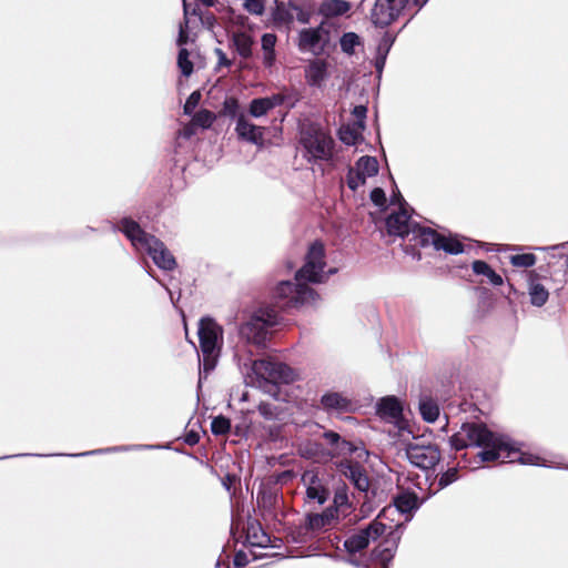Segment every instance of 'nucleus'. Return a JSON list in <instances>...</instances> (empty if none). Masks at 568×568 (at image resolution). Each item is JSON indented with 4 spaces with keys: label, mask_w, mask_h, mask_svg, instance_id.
Masks as SVG:
<instances>
[{
    "label": "nucleus",
    "mask_w": 568,
    "mask_h": 568,
    "mask_svg": "<svg viewBox=\"0 0 568 568\" xmlns=\"http://www.w3.org/2000/svg\"><path fill=\"white\" fill-rule=\"evenodd\" d=\"M454 449L479 447L478 456L481 462H508L521 465L546 466L538 455L524 452L521 446L508 436L493 433L485 424L466 423L450 437Z\"/></svg>",
    "instance_id": "nucleus-1"
},
{
    "label": "nucleus",
    "mask_w": 568,
    "mask_h": 568,
    "mask_svg": "<svg viewBox=\"0 0 568 568\" xmlns=\"http://www.w3.org/2000/svg\"><path fill=\"white\" fill-rule=\"evenodd\" d=\"M335 273V268H327L324 243L312 242L302 267L295 274V282H286V305H315L320 295L310 284L325 283Z\"/></svg>",
    "instance_id": "nucleus-2"
},
{
    "label": "nucleus",
    "mask_w": 568,
    "mask_h": 568,
    "mask_svg": "<svg viewBox=\"0 0 568 568\" xmlns=\"http://www.w3.org/2000/svg\"><path fill=\"white\" fill-rule=\"evenodd\" d=\"M393 513L392 509H383L366 528L349 536L344 541L346 551L348 554L362 551L371 541L386 536V540L377 549V557L382 568H388V564L393 559L400 539V534H398L397 530L403 526V524L392 525L386 521Z\"/></svg>",
    "instance_id": "nucleus-3"
},
{
    "label": "nucleus",
    "mask_w": 568,
    "mask_h": 568,
    "mask_svg": "<svg viewBox=\"0 0 568 568\" xmlns=\"http://www.w3.org/2000/svg\"><path fill=\"white\" fill-rule=\"evenodd\" d=\"M298 143L308 162H328L333 159L335 141L321 124L303 120L298 124Z\"/></svg>",
    "instance_id": "nucleus-4"
},
{
    "label": "nucleus",
    "mask_w": 568,
    "mask_h": 568,
    "mask_svg": "<svg viewBox=\"0 0 568 568\" xmlns=\"http://www.w3.org/2000/svg\"><path fill=\"white\" fill-rule=\"evenodd\" d=\"M122 229L132 244L140 250H145L159 267L163 270L175 267V258L166 246L153 235L142 231L135 222L125 220Z\"/></svg>",
    "instance_id": "nucleus-5"
},
{
    "label": "nucleus",
    "mask_w": 568,
    "mask_h": 568,
    "mask_svg": "<svg viewBox=\"0 0 568 568\" xmlns=\"http://www.w3.org/2000/svg\"><path fill=\"white\" fill-rule=\"evenodd\" d=\"M197 335L203 354V372L207 374L216 365L223 343V329L212 318H202L199 323Z\"/></svg>",
    "instance_id": "nucleus-6"
},
{
    "label": "nucleus",
    "mask_w": 568,
    "mask_h": 568,
    "mask_svg": "<svg viewBox=\"0 0 568 568\" xmlns=\"http://www.w3.org/2000/svg\"><path fill=\"white\" fill-rule=\"evenodd\" d=\"M334 24L322 21L315 28H304L298 32L297 47L301 52L322 55L334 47L332 32Z\"/></svg>",
    "instance_id": "nucleus-7"
},
{
    "label": "nucleus",
    "mask_w": 568,
    "mask_h": 568,
    "mask_svg": "<svg viewBox=\"0 0 568 568\" xmlns=\"http://www.w3.org/2000/svg\"><path fill=\"white\" fill-rule=\"evenodd\" d=\"M386 226L390 235L408 237L415 245H417L419 241V233L426 227L419 225L410 217L408 205L405 202L399 203L398 211L389 214L386 220Z\"/></svg>",
    "instance_id": "nucleus-8"
},
{
    "label": "nucleus",
    "mask_w": 568,
    "mask_h": 568,
    "mask_svg": "<svg viewBox=\"0 0 568 568\" xmlns=\"http://www.w3.org/2000/svg\"><path fill=\"white\" fill-rule=\"evenodd\" d=\"M254 372L262 379L261 387L275 400H278L283 383L282 364L272 361H260L254 364Z\"/></svg>",
    "instance_id": "nucleus-9"
},
{
    "label": "nucleus",
    "mask_w": 568,
    "mask_h": 568,
    "mask_svg": "<svg viewBox=\"0 0 568 568\" xmlns=\"http://www.w3.org/2000/svg\"><path fill=\"white\" fill-rule=\"evenodd\" d=\"M405 452L409 463L422 469H430L440 460L437 446L424 440L408 443Z\"/></svg>",
    "instance_id": "nucleus-10"
},
{
    "label": "nucleus",
    "mask_w": 568,
    "mask_h": 568,
    "mask_svg": "<svg viewBox=\"0 0 568 568\" xmlns=\"http://www.w3.org/2000/svg\"><path fill=\"white\" fill-rule=\"evenodd\" d=\"M417 245L427 247L433 246L436 251H444L447 254L458 255L464 252V245L455 235H444L430 227H425L419 233Z\"/></svg>",
    "instance_id": "nucleus-11"
},
{
    "label": "nucleus",
    "mask_w": 568,
    "mask_h": 568,
    "mask_svg": "<svg viewBox=\"0 0 568 568\" xmlns=\"http://www.w3.org/2000/svg\"><path fill=\"white\" fill-rule=\"evenodd\" d=\"M417 245L427 247L433 246L436 251H444L447 254L458 255L464 252V245L455 235H444L430 227H425L419 233Z\"/></svg>",
    "instance_id": "nucleus-12"
},
{
    "label": "nucleus",
    "mask_w": 568,
    "mask_h": 568,
    "mask_svg": "<svg viewBox=\"0 0 568 568\" xmlns=\"http://www.w3.org/2000/svg\"><path fill=\"white\" fill-rule=\"evenodd\" d=\"M409 0H376L372 10V22L377 27L393 23L406 9Z\"/></svg>",
    "instance_id": "nucleus-13"
},
{
    "label": "nucleus",
    "mask_w": 568,
    "mask_h": 568,
    "mask_svg": "<svg viewBox=\"0 0 568 568\" xmlns=\"http://www.w3.org/2000/svg\"><path fill=\"white\" fill-rule=\"evenodd\" d=\"M302 481L306 488L308 504L322 505L327 500L329 491L325 485L324 476L317 470H306L302 476Z\"/></svg>",
    "instance_id": "nucleus-14"
},
{
    "label": "nucleus",
    "mask_w": 568,
    "mask_h": 568,
    "mask_svg": "<svg viewBox=\"0 0 568 568\" xmlns=\"http://www.w3.org/2000/svg\"><path fill=\"white\" fill-rule=\"evenodd\" d=\"M337 470L345 476L359 491L366 493L369 488V479L365 470L349 460H342L337 465Z\"/></svg>",
    "instance_id": "nucleus-15"
},
{
    "label": "nucleus",
    "mask_w": 568,
    "mask_h": 568,
    "mask_svg": "<svg viewBox=\"0 0 568 568\" xmlns=\"http://www.w3.org/2000/svg\"><path fill=\"white\" fill-rule=\"evenodd\" d=\"M377 410L382 418L396 424L400 432L405 429L404 419L402 418L403 406L396 397L382 398L377 404Z\"/></svg>",
    "instance_id": "nucleus-16"
},
{
    "label": "nucleus",
    "mask_w": 568,
    "mask_h": 568,
    "mask_svg": "<svg viewBox=\"0 0 568 568\" xmlns=\"http://www.w3.org/2000/svg\"><path fill=\"white\" fill-rule=\"evenodd\" d=\"M323 438L329 447V449L326 452V458L347 456L357 450V447L354 444L342 438L339 434L333 430L324 432Z\"/></svg>",
    "instance_id": "nucleus-17"
},
{
    "label": "nucleus",
    "mask_w": 568,
    "mask_h": 568,
    "mask_svg": "<svg viewBox=\"0 0 568 568\" xmlns=\"http://www.w3.org/2000/svg\"><path fill=\"white\" fill-rule=\"evenodd\" d=\"M419 508L418 497L415 493L410 491H403L398 494L394 498V507L389 506L385 509H392L394 513L389 515V519L386 521L392 525H397L398 523L394 524L393 515L396 513H400L403 515H408L406 518V521L410 519V514Z\"/></svg>",
    "instance_id": "nucleus-18"
},
{
    "label": "nucleus",
    "mask_w": 568,
    "mask_h": 568,
    "mask_svg": "<svg viewBox=\"0 0 568 568\" xmlns=\"http://www.w3.org/2000/svg\"><path fill=\"white\" fill-rule=\"evenodd\" d=\"M313 12V0H288L286 3V22L297 20L301 23H308Z\"/></svg>",
    "instance_id": "nucleus-19"
},
{
    "label": "nucleus",
    "mask_w": 568,
    "mask_h": 568,
    "mask_svg": "<svg viewBox=\"0 0 568 568\" xmlns=\"http://www.w3.org/2000/svg\"><path fill=\"white\" fill-rule=\"evenodd\" d=\"M527 284L531 305L536 307L544 306L549 298V291L541 284L539 274L530 271L527 275Z\"/></svg>",
    "instance_id": "nucleus-20"
},
{
    "label": "nucleus",
    "mask_w": 568,
    "mask_h": 568,
    "mask_svg": "<svg viewBox=\"0 0 568 568\" xmlns=\"http://www.w3.org/2000/svg\"><path fill=\"white\" fill-rule=\"evenodd\" d=\"M322 408L328 413H347L352 409L351 399L338 392H328L321 397Z\"/></svg>",
    "instance_id": "nucleus-21"
},
{
    "label": "nucleus",
    "mask_w": 568,
    "mask_h": 568,
    "mask_svg": "<svg viewBox=\"0 0 568 568\" xmlns=\"http://www.w3.org/2000/svg\"><path fill=\"white\" fill-rule=\"evenodd\" d=\"M235 131L245 141L256 145L263 143L264 128L253 124L243 114L237 118Z\"/></svg>",
    "instance_id": "nucleus-22"
},
{
    "label": "nucleus",
    "mask_w": 568,
    "mask_h": 568,
    "mask_svg": "<svg viewBox=\"0 0 568 568\" xmlns=\"http://www.w3.org/2000/svg\"><path fill=\"white\" fill-rule=\"evenodd\" d=\"M283 100L284 99L281 94L254 99L250 103L248 112L254 118H261L267 114L275 106L281 105Z\"/></svg>",
    "instance_id": "nucleus-23"
},
{
    "label": "nucleus",
    "mask_w": 568,
    "mask_h": 568,
    "mask_svg": "<svg viewBox=\"0 0 568 568\" xmlns=\"http://www.w3.org/2000/svg\"><path fill=\"white\" fill-rule=\"evenodd\" d=\"M246 542L251 547L257 548H273L271 538L263 530L261 525L256 521H251L246 527Z\"/></svg>",
    "instance_id": "nucleus-24"
},
{
    "label": "nucleus",
    "mask_w": 568,
    "mask_h": 568,
    "mask_svg": "<svg viewBox=\"0 0 568 568\" xmlns=\"http://www.w3.org/2000/svg\"><path fill=\"white\" fill-rule=\"evenodd\" d=\"M240 334L246 341L258 344L265 339L267 331L263 327V323H261L258 318H255V316H253L247 323H245L241 327Z\"/></svg>",
    "instance_id": "nucleus-25"
},
{
    "label": "nucleus",
    "mask_w": 568,
    "mask_h": 568,
    "mask_svg": "<svg viewBox=\"0 0 568 568\" xmlns=\"http://www.w3.org/2000/svg\"><path fill=\"white\" fill-rule=\"evenodd\" d=\"M365 129L363 121H356L353 124L343 125L338 130L339 140L346 145H356L362 140V132Z\"/></svg>",
    "instance_id": "nucleus-26"
},
{
    "label": "nucleus",
    "mask_w": 568,
    "mask_h": 568,
    "mask_svg": "<svg viewBox=\"0 0 568 568\" xmlns=\"http://www.w3.org/2000/svg\"><path fill=\"white\" fill-rule=\"evenodd\" d=\"M327 75V62L322 59H315L306 68V78L310 84L320 85Z\"/></svg>",
    "instance_id": "nucleus-27"
},
{
    "label": "nucleus",
    "mask_w": 568,
    "mask_h": 568,
    "mask_svg": "<svg viewBox=\"0 0 568 568\" xmlns=\"http://www.w3.org/2000/svg\"><path fill=\"white\" fill-rule=\"evenodd\" d=\"M351 10V3L346 0H325L318 11L325 18H334L346 14Z\"/></svg>",
    "instance_id": "nucleus-28"
},
{
    "label": "nucleus",
    "mask_w": 568,
    "mask_h": 568,
    "mask_svg": "<svg viewBox=\"0 0 568 568\" xmlns=\"http://www.w3.org/2000/svg\"><path fill=\"white\" fill-rule=\"evenodd\" d=\"M338 520V516L334 513L333 508H327L322 514H313L307 518L311 529H327Z\"/></svg>",
    "instance_id": "nucleus-29"
},
{
    "label": "nucleus",
    "mask_w": 568,
    "mask_h": 568,
    "mask_svg": "<svg viewBox=\"0 0 568 568\" xmlns=\"http://www.w3.org/2000/svg\"><path fill=\"white\" fill-rule=\"evenodd\" d=\"M393 43H394V38H392L389 34H385L378 43V47L376 50V57L374 60V65H375L376 72L378 73V77H381V74L383 72L388 52H389Z\"/></svg>",
    "instance_id": "nucleus-30"
},
{
    "label": "nucleus",
    "mask_w": 568,
    "mask_h": 568,
    "mask_svg": "<svg viewBox=\"0 0 568 568\" xmlns=\"http://www.w3.org/2000/svg\"><path fill=\"white\" fill-rule=\"evenodd\" d=\"M334 513L336 516L346 517L352 510V503L349 501L347 488L345 486L338 487L334 495Z\"/></svg>",
    "instance_id": "nucleus-31"
},
{
    "label": "nucleus",
    "mask_w": 568,
    "mask_h": 568,
    "mask_svg": "<svg viewBox=\"0 0 568 568\" xmlns=\"http://www.w3.org/2000/svg\"><path fill=\"white\" fill-rule=\"evenodd\" d=\"M473 272L477 275H484L487 277L489 283H491L495 286H500L504 283L503 277L497 274L490 265H488L486 262L477 260L474 261L471 264Z\"/></svg>",
    "instance_id": "nucleus-32"
},
{
    "label": "nucleus",
    "mask_w": 568,
    "mask_h": 568,
    "mask_svg": "<svg viewBox=\"0 0 568 568\" xmlns=\"http://www.w3.org/2000/svg\"><path fill=\"white\" fill-rule=\"evenodd\" d=\"M339 47L343 53L353 55L356 48L363 47L362 38L355 32H345L339 38Z\"/></svg>",
    "instance_id": "nucleus-33"
},
{
    "label": "nucleus",
    "mask_w": 568,
    "mask_h": 568,
    "mask_svg": "<svg viewBox=\"0 0 568 568\" xmlns=\"http://www.w3.org/2000/svg\"><path fill=\"white\" fill-rule=\"evenodd\" d=\"M355 169L362 174L365 180L375 176L378 173V162L373 156H362L355 164Z\"/></svg>",
    "instance_id": "nucleus-34"
},
{
    "label": "nucleus",
    "mask_w": 568,
    "mask_h": 568,
    "mask_svg": "<svg viewBox=\"0 0 568 568\" xmlns=\"http://www.w3.org/2000/svg\"><path fill=\"white\" fill-rule=\"evenodd\" d=\"M233 43L240 55L248 58L252 52V38L245 32H234Z\"/></svg>",
    "instance_id": "nucleus-35"
},
{
    "label": "nucleus",
    "mask_w": 568,
    "mask_h": 568,
    "mask_svg": "<svg viewBox=\"0 0 568 568\" xmlns=\"http://www.w3.org/2000/svg\"><path fill=\"white\" fill-rule=\"evenodd\" d=\"M419 412L422 417L427 423H434L439 416V407L430 398H423L419 402Z\"/></svg>",
    "instance_id": "nucleus-36"
},
{
    "label": "nucleus",
    "mask_w": 568,
    "mask_h": 568,
    "mask_svg": "<svg viewBox=\"0 0 568 568\" xmlns=\"http://www.w3.org/2000/svg\"><path fill=\"white\" fill-rule=\"evenodd\" d=\"M300 452L302 456L307 458H313L316 460H321L326 458V452L321 447L320 444L308 442L305 445L301 446Z\"/></svg>",
    "instance_id": "nucleus-37"
},
{
    "label": "nucleus",
    "mask_w": 568,
    "mask_h": 568,
    "mask_svg": "<svg viewBox=\"0 0 568 568\" xmlns=\"http://www.w3.org/2000/svg\"><path fill=\"white\" fill-rule=\"evenodd\" d=\"M255 318H258L261 323H263V327L268 331L278 324V314L272 307H266L261 310Z\"/></svg>",
    "instance_id": "nucleus-38"
},
{
    "label": "nucleus",
    "mask_w": 568,
    "mask_h": 568,
    "mask_svg": "<svg viewBox=\"0 0 568 568\" xmlns=\"http://www.w3.org/2000/svg\"><path fill=\"white\" fill-rule=\"evenodd\" d=\"M276 43V37L272 33H266L262 37V48L264 50V60L271 64L274 60V45Z\"/></svg>",
    "instance_id": "nucleus-39"
},
{
    "label": "nucleus",
    "mask_w": 568,
    "mask_h": 568,
    "mask_svg": "<svg viewBox=\"0 0 568 568\" xmlns=\"http://www.w3.org/2000/svg\"><path fill=\"white\" fill-rule=\"evenodd\" d=\"M509 261L515 267L528 268L536 264V256L531 253L516 254L509 257Z\"/></svg>",
    "instance_id": "nucleus-40"
},
{
    "label": "nucleus",
    "mask_w": 568,
    "mask_h": 568,
    "mask_svg": "<svg viewBox=\"0 0 568 568\" xmlns=\"http://www.w3.org/2000/svg\"><path fill=\"white\" fill-rule=\"evenodd\" d=\"M214 120H215L214 113H212L209 110H201L193 116L192 123L197 126L210 128L212 125V123L214 122Z\"/></svg>",
    "instance_id": "nucleus-41"
},
{
    "label": "nucleus",
    "mask_w": 568,
    "mask_h": 568,
    "mask_svg": "<svg viewBox=\"0 0 568 568\" xmlns=\"http://www.w3.org/2000/svg\"><path fill=\"white\" fill-rule=\"evenodd\" d=\"M178 65L183 75L189 77L193 72V63L189 59V52L181 49L178 57Z\"/></svg>",
    "instance_id": "nucleus-42"
},
{
    "label": "nucleus",
    "mask_w": 568,
    "mask_h": 568,
    "mask_svg": "<svg viewBox=\"0 0 568 568\" xmlns=\"http://www.w3.org/2000/svg\"><path fill=\"white\" fill-rule=\"evenodd\" d=\"M231 423L223 416H217L212 420L211 429L215 435H223L230 430Z\"/></svg>",
    "instance_id": "nucleus-43"
},
{
    "label": "nucleus",
    "mask_w": 568,
    "mask_h": 568,
    "mask_svg": "<svg viewBox=\"0 0 568 568\" xmlns=\"http://www.w3.org/2000/svg\"><path fill=\"white\" fill-rule=\"evenodd\" d=\"M347 185L349 189L355 191L365 183V178L354 168L349 169L347 173Z\"/></svg>",
    "instance_id": "nucleus-44"
},
{
    "label": "nucleus",
    "mask_w": 568,
    "mask_h": 568,
    "mask_svg": "<svg viewBox=\"0 0 568 568\" xmlns=\"http://www.w3.org/2000/svg\"><path fill=\"white\" fill-rule=\"evenodd\" d=\"M458 479V470L456 468H449L445 471L438 481L440 488H444Z\"/></svg>",
    "instance_id": "nucleus-45"
},
{
    "label": "nucleus",
    "mask_w": 568,
    "mask_h": 568,
    "mask_svg": "<svg viewBox=\"0 0 568 568\" xmlns=\"http://www.w3.org/2000/svg\"><path fill=\"white\" fill-rule=\"evenodd\" d=\"M200 100H201V92L200 91L192 92L184 104V113L191 114L195 110V108L199 105Z\"/></svg>",
    "instance_id": "nucleus-46"
},
{
    "label": "nucleus",
    "mask_w": 568,
    "mask_h": 568,
    "mask_svg": "<svg viewBox=\"0 0 568 568\" xmlns=\"http://www.w3.org/2000/svg\"><path fill=\"white\" fill-rule=\"evenodd\" d=\"M183 7H184V14H185V26H181V28H180V34H179V39H178L179 45H182L187 41L186 28H187V16L190 13L189 0H183Z\"/></svg>",
    "instance_id": "nucleus-47"
},
{
    "label": "nucleus",
    "mask_w": 568,
    "mask_h": 568,
    "mask_svg": "<svg viewBox=\"0 0 568 568\" xmlns=\"http://www.w3.org/2000/svg\"><path fill=\"white\" fill-rule=\"evenodd\" d=\"M244 8L254 14H261L264 10L263 0H242Z\"/></svg>",
    "instance_id": "nucleus-48"
},
{
    "label": "nucleus",
    "mask_w": 568,
    "mask_h": 568,
    "mask_svg": "<svg viewBox=\"0 0 568 568\" xmlns=\"http://www.w3.org/2000/svg\"><path fill=\"white\" fill-rule=\"evenodd\" d=\"M274 410H280V407L268 402H264L260 405V412L267 418H273L278 415V413Z\"/></svg>",
    "instance_id": "nucleus-49"
},
{
    "label": "nucleus",
    "mask_w": 568,
    "mask_h": 568,
    "mask_svg": "<svg viewBox=\"0 0 568 568\" xmlns=\"http://www.w3.org/2000/svg\"><path fill=\"white\" fill-rule=\"evenodd\" d=\"M371 200L377 206H384L386 203L385 192L381 187H375L371 192Z\"/></svg>",
    "instance_id": "nucleus-50"
},
{
    "label": "nucleus",
    "mask_w": 568,
    "mask_h": 568,
    "mask_svg": "<svg viewBox=\"0 0 568 568\" xmlns=\"http://www.w3.org/2000/svg\"><path fill=\"white\" fill-rule=\"evenodd\" d=\"M237 108H239V103H237V100L234 98H229L223 103L224 113L232 115V116L236 114Z\"/></svg>",
    "instance_id": "nucleus-51"
},
{
    "label": "nucleus",
    "mask_w": 568,
    "mask_h": 568,
    "mask_svg": "<svg viewBox=\"0 0 568 568\" xmlns=\"http://www.w3.org/2000/svg\"><path fill=\"white\" fill-rule=\"evenodd\" d=\"M248 562L247 555L245 552L239 551L234 556V565L236 567H243Z\"/></svg>",
    "instance_id": "nucleus-52"
},
{
    "label": "nucleus",
    "mask_w": 568,
    "mask_h": 568,
    "mask_svg": "<svg viewBox=\"0 0 568 568\" xmlns=\"http://www.w3.org/2000/svg\"><path fill=\"white\" fill-rule=\"evenodd\" d=\"M353 113L357 118V121L364 122V118L366 115V108L363 105L355 106Z\"/></svg>",
    "instance_id": "nucleus-53"
},
{
    "label": "nucleus",
    "mask_w": 568,
    "mask_h": 568,
    "mask_svg": "<svg viewBox=\"0 0 568 568\" xmlns=\"http://www.w3.org/2000/svg\"><path fill=\"white\" fill-rule=\"evenodd\" d=\"M285 376H286V385L291 382V381H294L296 379V374L294 373L293 369L288 368L286 366V373H285Z\"/></svg>",
    "instance_id": "nucleus-54"
},
{
    "label": "nucleus",
    "mask_w": 568,
    "mask_h": 568,
    "mask_svg": "<svg viewBox=\"0 0 568 568\" xmlns=\"http://www.w3.org/2000/svg\"><path fill=\"white\" fill-rule=\"evenodd\" d=\"M565 245L566 244L562 243V244H557V245H551V246L538 247L537 250L548 252V251H555V250L562 248V247H565Z\"/></svg>",
    "instance_id": "nucleus-55"
},
{
    "label": "nucleus",
    "mask_w": 568,
    "mask_h": 568,
    "mask_svg": "<svg viewBox=\"0 0 568 568\" xmlns=\"http://www.w3.org/2000/svg\"><path fill=\"white\" fill-rule=\"evenodd\" d=\"M216 52H217V54L220 57V62L223 63V64H227L229 62H227L224 53L221 50H216Z\"/></svg>",
    "instance_id": "nucleus-56"
},
{
    "label": "nucleus",
    "mask_w": 568,
    "mask_h": 568,
    "mask_svg": "<svg viewBox=\"0 0 568 568\" xmlns=\"http://www.w3.org/2000/svg\"><path fill=\"white\" fill-rule=\"evenodd\" d=\"M427 0H414V3L417 4L419 8H422Z\"/></svg>",
    "instance_id": "nucleus-57"
},
{
    "label": "nucleus",
    "mask_w": 568,
    "mask_h": 568,
    "mask_svg": "<svg viewBox=\"0 0 568 568\" xmlns=\"http://www.w3.org/2000/svg\"><path fill=\"white\" fill-rule=\"evenodd\" d=\"M204 4L206 6H212L213 4V0H201Z\"/></svg>",
    "instance_id": "nucleus-58"
},
{
    "label": "nucleus",
    "mask_w": 568,
    "mask_h": 568,
    "mask_svg": "<svg viewBox=\"0 0 568 568\" xmlns=\"http://www.w3.org/2000/svg\"><path fill=\"white\" fill-rule=\"evenodd\" d=\"M183 134L185 136H190L192 134V131L190 129H185Z\"/></svg>",
    "instance_id": "nucleus-59"
},
{
    "label": "nucleus",
    "mask_w": 568,
    "mask_h": 568,
    "mask_svg": "<svg viewBox=\"0 0 568 568\" xmlns=\"http://www.w3.org/2000/svg\"><path fill=\"white\" fill-rule=\"evenodd\" d=\"M196 440H197V439H196V437H195V436H192V437H189V438H187V442H189V443H195Z\"/></svg>",
    "instance_id": "nucleus-60"
},
{
    "label": "nucleus",
    "mask_w": 568,
    "mask_h": 568,
    "mask_svg": "<svg viewBox=\"0 0 568 568\" xmlns=\"http://www.w3.org/2000/svg\"><path fill=\"white\" fill-rule=\"evenodd\" d=\"M237 20H240V23H243V18L237 17Z\"/></svg>",
    "instance_id": "nucleus-61"
},
{
    "label": "nucleus",
    "mask_w": 568,
    "mask_h": 568,
    "mask_svg": "<svg viewBox=\"0 0 568 568\" xmlns=\"http://www.w3.org/2000/svg\"><path fill=\"white\" fill-rule=\"evenodd\" d=\"M237 20H240V23H243V18L237 17Z\"/></svg>",
    "instance_id": "nucleus-62"
},
{
    "label": "nucleus",
    "mask_w": 568,
    "mask_h": 568,
    "mask_svg": "<svg viewBox=\"0 0 568 568\" xmlns=\"http://www.w3.org/2000/svg\"><path fill=\"white\" fill-rule=\"evenodd\" d=\"M237 20H240V23H243V18L237 17Z\"/></svg>",
    "instance_id": "nucleus-63"
},
{
    "label": "nucleus",
    "mask_w": 568,
    "mask_h": 568,
    "mask_svg": "<svg viewBox=\"0 0 568 568\" xmlns=\"http://www.w3.org/2000/svg\"><path fill=\"white\" fill-rule=\"evenodd\" d=\"M566 266H567V270H568V256L566 258Z\"/></svg>",
    "instance_id": "nucleus-64"
}]
</instances>
